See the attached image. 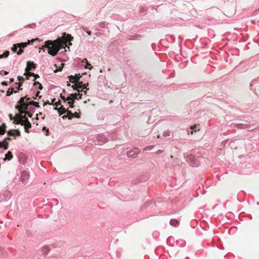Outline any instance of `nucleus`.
<instances>
[{"mask_svg":"<svg viewBox=\"0 0 259 259\" xmlns=\"http://www.w3.org/2000/svg\"><path fill=\"white\" fill-rule=\"evenodd\" d=\"M64 41L61 38H58L54 41L47 40L45 42L41 49L45 51L44 49H48V53L52 56H55L58 52L64 47Z\"/></svg>","mask_w":259,"mask_h":259,"instance_id":"1","label":"nucleus"},{"mask_svg":"<svg viewBox=\"0 0 259 259\" xmlns=\"http://www.w3.org/2000/svg\"><path fill=\"white\" fill-rule=\"evenodd\" d=\"M18 103L21 105L22 109L25 110L28 109V107L29 105H33L36 107L39 108L40 107L39 103L36 102H34L33 101H31L30 102H24V98H20L19 100Z\"/></svg>","mask_w":259,"mask_h":259,"instance_id":"2","label":"nucleus"},{"mask_svg":"<svg viewBox=\"0 0 259 259\" xmlns=\"http://www.w3.org/2000/svg\"><path fill=\"white\" fill-rule=\"evenodd\" d=\"M55 110H57L59 114L62 115L65 113H67L68 116V119H71L74 117V114L72 113L70 110H66L63 108V106H61L59 109L55 108Z\"/></svg>","mask_w":259,"mask_h":259,"instance_id":"3","label":"nucleus"},{"mask_svg":"<svg viewBox=\"0 0 259 259\" xmlns=\"http://www.w3.org/2000/svg\"><path fill=\"white\" fill-rule=\"evenodd\" d=\"M35 40H38V38L36 39H32L31 40H28V42H22L20 44H17L19 46L18 48H19V51L17 52V55H20L23 53V50H22L23 48H25L27 45L30 44V42H33Z\"/></svg>","mask_w":259,"mask_h":259,"instance_id":"4","label":"nucleus"},{"mask_svg":"<svg viewBox=\"0 0 259 259\" xmlns=\"http://www.w3.org/2000/svg\"><path fill=\"white\" fill-rule=\"evenodd\" d=\"M25 119H28V118L26 117L25 114H24V115L21 114H17L14 117L13 123L16 124V122L19 121L24 122H25Z\"/></svg>","mask_w":259,"mask_h":259,"instance_id":"5","label":"nucleus"},{"mask_svg":"<svg viewBox=\"0 0 259 259\" xmlns=\"http://www.w3.org/2000/svg\"><path fill=\"white\" fill-rule=\"evenodd\" d=\"M25 122H23L20 121L17 122L16 124H21V125H23L24 126L25 132L26 133H28L29 131L28 129L31 127V124L29 121L28 119H25Z\"/></svg>","mask_w":259,"mask_h":259,"instance_id":"6","label":"nucleus"},{"mask_svg":"<svg viewBox=\"0 0 259 259\" xmlns=\"http://www.w3.org/2000/svg\"><path fill=\"white\" fill-rule=\"evenodd\" d=\"M16 108L18 110V111L20 114H25L26 115L28 116L29 117H32V114L28 111H27V109L24 110V109H22L23 108L22 107L21 105H20V104L19 105L16 106Z\"/></svg>","mask_w":259,"mask_h":259,"instance_id":"7","label":"nucleus"},{"mask_svg":"<svg viewBox=\"0 0 259 259\" xmlns=\"http://www.w3.org/2000/svg\"><path fill=\"white\" fill-rule=\"evenodd\" d=\"M82 94H80L79 93L76 94H71L69 97L66 98L67 100H72L74 101L75 99L79 100L81 99L82 98Z\"/></svg>","mask_w":259,"mask_h":259,"instance_id":"8","label":"nucleus"},{"mask_svg":"<svg viewBox=\"0 0 259 259\" xmlns=\"http://www.w3.org/2000/svg\"><path fill=\"white\" fill-rule=\"evenodd\" d=\"M81 77V75L80 74H75V75H70L68 76V78H69L70 82L72 83L74 82H77L79 81V80L80 79V77Z\"/></svg>","mask_w":259,"mask_h":259,"instance_id":"9","label":"nucleus"},{"mask_svg":"<svg viewBox=\"0 0 259 259\" xmlns=\"http://www.w3.org/2000/svg\"><path fill=\"white\" fill-rule=\"evenodd\" d=\"M138 153H139L138 149H132V150L129 151L128 152H127V156L128 157L135 158V157H137Z\"/></svg>","mask_w":259,"mask_h":259,"instance_id":"10","label":"nucleus"},{"mask_svg":"<svg viewBox=\"0 0 259 259\" xmlns=\"http://www.w3.org/2000/svg\"><path fill=\"white\" fill-rule=\"evenodd\" d=\"M7 134L9 136H20V132L18 130H10L7 132Z\"/></svg>","mask_w":259,"mask_h":259,"instance_id":"11","label":"nucleus"},{"mask_svg":"<svg viewBox=\"0 0 259 259\" xmlns=\"http://www.w3.org/2000/svg\"><path fill=\"white\" fill-rule=\"evenodd\" d=\"M35 64H34L33 62L28 61L27 62V67L25 68V71H30L32 68H35Z\"/></svg>","mask_w":259,"mask_h":259,"instance_id":"12","label":"nucleus"},{"mask_svg":"<svg viewBox=\"0 0 259 259\" xmlns=\"http://www.w3.org/2000/svg\"><path fill=\"white\" fill-rule=\"evenodd\" d=\"M64 35H66V33H65L64 34ZM64 42V45H66V44L67 41H71L73 38L71 36L70 34H67L66 36H64L62 38H61Z\"/></svg>","mask_w":259,"mask_h":259,"instance_id":"13","label":"nucleus"},{"mask_svg":"<svg viewBox=\"0 0 259 259\" xmlns=\"http://www.w3.org/2000/svg\"><path fill=\"white\" fill-rule=\"evenodd\" d=\"M11 140V138L10 137H7L4 140H3V143H4L5 144V147H4V149L5 150H7L8 149V145H9V141H10Z\"/></svg>","mask_w":259,"mask_h":259,"instance_id":"14","label":"nucleus"},{"mask_svg":"<svg viewBox=\"0 0 259 259\" xmlns=\"http://www.w3.org/2000/svg\"><path fill=\"white\" fill-rule=\"evenodd\" d=\"M13 155L11 153V152L9 151L6 155H5V158H4V160H10L13 158Z\"/></svg>","mask_w":259,"mask_h":259,"instance_id":"15","label":"nucleus"},{"mask_svg":"<svg viewBox=\"0 0 259 259\" xmlns=\"http://www.w3.org/2000/svg\"><path fill=\"white\" fill-rule=\"evenodd\" d=\"M42 252L43 255H47L49 252L50 251V248L48 246H44L42 248Z\"/></svg>","mask_w":259,"mask_h":259,"instance_id":"16","label":"nucleus"},{"mask_svg":"<svg viewBox=\"0 0 259 259\" xmlns=\"http://www.w3.org/2000/svg\"><path fill=\"white\" fill-rule=\"evenodd\" d=\"M28 178V174L26 172H23L21 176V181L22 182H25Z\"/></svg>","mask_w":259,"mask_h":259,"instance_id":"17","label":"nucleus"},{"mask_svg":"<svg viewBox=\"0 0 259 259\" xmlns=\"http://www.w3.org/2000/svg\"><path fill=\"white\" fill-rule=\"evenodd\" d=\"M170 224L174 227L177 226L179 224V222L177 220L171 219L170 221Z\"/></svg>","mask_w":259,"mask_h":259,"instance_id":"18","label":"nucleus"},{"mask_svg":"<svg viewBox=\"0 0 259 259\" xmlns=\"http://www.w3.org/2000/svg\"><path fill=\"white\" fill-rule=\"evenodd\" d=\"M6 125L5 124H3L0 126V135H4L6 132Z\"/></svg>","mask_w":259,"mask_h":259,"instance_id":"19","label":"nucleus"},{"mask_svg":"<svg viewBox=\"0 0 259 259\" xmlns=\"http://www.w3.org/2000/svg\"><path fill=\"white\" fill-rule=\"evenodd\" d=\"M34 75V73L30 72V71H25V73H24V75L26 76V79H28L29 77L33 76Z\"/></svg>","mask_w":259,"mask_h":259,"instance_id":"20","label":"nucleus"},{"mask_svg":"<svg viewBox=\"0 0 259 259\" xmlns=\"http://www.w3.org/2000/svg\"><path fill=\"white\" fill-rule=\"evenodd\" d=\"M13 92L16 93L17 92V91H14L13 88L9 89L8 91L7 92L6 95L7 96H10L11 95H12L13 94Z\"/></svg>","mask_w":259,"mask_h":259,"instance_id":"21","label":"nucleus"},{"mask_svg":"<svg viewBox=\"0 0 259 259\" xmlns=\"http://www.w3.org/2000/svg\"><path fill=\"white\" fill-rule=\"evenodd\" d=\"M18 47H19V46L17 44H15L14 45H13V47L11 48V50L14 52H17V50Z\"/></svg>","mask_w":259,"mask_h":259,"instance_id":"22","label":"nucleus"},{"mask_svg":"<svg viewBox=\"0 0 259 259\" xmlns=\"http://www.w3.org/2000/svg\"><path fill=\"white\" fill-rule=\"evenodd\" d=\"M37 85H38V89L39 90H41L42 89V85L38 81H35L33 83V85L36 86Z\"/></svg>","mask_w":259,"mask_h":259,"instance_id":"23","label":"nucleus"},{"mask_svg":"<svg viewBox=\"0 0 259 259\" xmlns=\"http://www.w3.org/2000/svg\"><path fill=\"white\" fill-rule=\"evenodd\" d=\"M67 101H68L67 103L70 108H73L74 107L73 104H74V101L73 100H67Z\"/></svg>","mask_w":259,"mask_h":259,"instance_id":"24","label":"nucleus"},{"mask_svg":"<svg viewBox=\"0 0 259 259\" xmlns=\"http://www.w3.org/2000/svg\"><path fill=\"white\" fill-rule=\"evenodd\" d=\"M9 51H6L2 55H0V58H6L9 55Z\"/></svg>","mask_w":259,"mask_h":259,"instance_id":"25","label":"nucleus"},{"mask_svg":"<svg viewBox=\"0 0 259 259\" xmlns=\"http://www.w3.org/2000/svg\"><path fill=\"white\" fill-rule=\"evenodd\" d=\"M71 88L74 90H77V92H80V91H79V87H78L77 86V84H76V83L75 82L74 84L72 85L71 86Z\"/></svg>","mask_w":259,"mask_h":259,"instance_id":"26","label":"nucleus"},{"mask_svg":"<svg viewBox=\"0 0 259 259\" xmlns=\"http://www.w3.org/2000/svg\"><path fill=\"white\" fill-rule=\"evenodd\" d=\"M84 67L85 68H88L90 70H91L92 69L93 66L91 65V64L90 63H89V62H87V63H86L85 65L84 66Z\"/></svg>","mask_w":259,"mask_h":259,"instance_id":"27","label":"nucleus"},{"mask_svg":"<svg viewBox=\"0 0 259 259\" xmlns=\"http://www.w3.org/2000/svg\"><path fill=\"white\" fill-rule=\"evenodd\" d=\"M21 98H24V102H30L29 100H30V98L28 97L27 96L21 97Z\"/></svg>","mask_w":259,"mask_h":259,"instance_id":"28","label":"nucleus"},{"mask_svg":"<svg viewBox=\"0 0 259 259\" xmlns=\"http://www.w3.org/2000/svg\"><path fill=\"white\" fill-rule=\"evenodd\" d=\"M76 83L77 84L78 87H79V89H81V88H82V85H83L82 82H81V81H78V82H77Z\"/></svg>","mask_w":259,"mask_h":259,"instance_id":"29","label":"nucleus"},{"mask_svg":"<svg viewBox=\"0 0 259 259\" xmlns=\"http://www.w3.org/2000/svg\"><path fill=\"white\" fill-rule=\"evenodd\" d=\"M196 127H197V126H196V125H193V126H191L190 127V128H191V130H194V129H195V128H196ZM190 134H191V135H192V134H193V131H191V133H190Z\"/></svg>","mask_w":259,"mask_h":259,"instance_id":"30","label":"nucleus"},{"mask_svg":"<svg viewBox=\"0 0 259 259\" xmlns=\"http://www.w3.org/2000/svg\"><path fill=\"white\" fill-rule=\"evenodd\" d=\"M18 79L19 81V82H23L24 80V78L22 76H18Z\"/></svg>","mask_w":259,"mask_h":259,"instance_id":"31","label":"nucleus"},{"mask_svg":"<svg viewBox=\"0 0 259 259\" xmlns=\"http://www.w3.org/2000/svg\"><path fill=\"white\" fill-rule=\"evenodd\" d=\"M82 29H83L84 30H85V31H86V32H87V34H88L89 35H91V34H92V32H91V31H90V30H87V28H83Z\"/></svg>","mask_w":259,"mask_h":259,"instance_id":"32","label":"nucleus"},{"mask_svg":"<svg viewBox=\"0 0 259 259\" xmlns=\"http://www.w3.org/2000/svg\"><path fill=\"white\" fill-rule=\"evenodd\" d=\"M61 105V102H60V101H58V102H56V103H55L56 107H55V108H54V109H55V108L58 109V108H57V107H58L59 105Z\"/></svg>","mask_w":259,"mask_h":259,"instance_id":"33","label":"nucleus"},{"mask_svg":"<svg viewBox=\"0 0 259 259\" xmlns=\"http://www.w3.org/2000/svg\"><path fill=\"white\" fill-rule=\"evenodd\" d=\"M5 144L4 143H3V142H0V148H3L4 149V147H5Z\"/></svg>","mask_w":259,"mask_h":259,"instance_id":"34","label":"nucleus"},{"mask_svg":"<svg viewBox=\"0 0 259 259\" xmlns=\"http://www.w3.org/2000/svg\"><path fill=\"white\" fill-rule=\"evenodd\" d=\"M39 94H40V92H37L35 95V97H33V99H36V97H40L39 96Z\"/></svg>","mask_w":259,"mask_h":259,"instance_id":"35","label":"nucleus"},{"mask_svg":"<svg viewBox=\"0 0 259 259\" xmlns=\"http://www.w3.org/2000/svg\"><path fill=\"white\" fill-rule=\"evenodd\" d=\"M60 98L62 100H64V102L67 101L66 98H65L64 96H62V95H60Z\"/></svg>","mask_w":259,"mask_h":259,"instance_id":"36","label":"nucleus"},{"mask_svg":"<svg viewBox=\"0 0 259 259\" xmlns=\"http://www.w3.org/2000/svg\"><path fill=\"white\" fill-rule=\"evenodd\" d=\"M33 76H34V77L33 81H34L35 79H36L37 78L39 77V76L36 74H34V75H33Z\"/></svg>","mask_w":259,"mask_h":259,"instance_id":"37","label":"nucleus"},{"mask_svg":"<svg viewBox=\"0 0 259 259\" xmlns=\"http://www.w3.org/2000/svg\"><path fill=\"white\" fill-rule=\"evenodd\" d=\"M73 114H74V117H77V118L80 117L79 115L76 112L74 113H73Z\"/></svg>","mask_w":259,"mask_h":259,"instance_id":"38","label":"nucleus"},{"mask_svg":"<svg viewBox=\"0 0 259 259\" xmlns=\"http://www.w3.org/2000/svg\"><path fill=\"white\" fill-rule=\"evenodd\" d=\"M89 85V83H85L84 84H83L82 85V89H87V87Z\"/></svg>","mask_w":259,"mask_h":259,"instance_id":"39","label":"nucleus"},{"mask_svg":"<svg viewBox=\"0 0 259 259\" xmlns=\"http://www.w3.org/2000/svg\"><path fill=\"white\" fill-rule=\"evenodd\" d=\"M46 130V132H47V133H46V135H48V133H49V129L47 128L46 127H44L42 128V130Z\"/></svg>","mask_w":259,"mask_h":259,"instance_id":"40","label":"nucleus"},{"mask_svg":"<svg viewBox=\"0 0 259 259\" xmlns=\"http://www.w3.org/2000/svg\"><path fill=\"white\" fill-rule=\"evenodd\" d=\"M2 85L7 86L8 85V83L6 81H3L2 83Z\"/></svg>","mask_w":259,"mask_h":259,"instance_id":"41","label":"nucleus"},{"mask_svg":"<svg viewBox=\"0 0 259 259\" xmlns=\"http://www.w3.org/2000/svg\"><path fill=\"white\" fill-rule=\"evenodd\" d=\"M82 62H83V63H87V62H88L87 59L85 58V59H83V60H82Z\"/></svg>","mask_w":259,"mask_h":259,"instance_id":"42","label":"nucleus"},{"mask_svg":"<svg viewBox=\"0 0 259 259\" xmlns=\"http://www.w3.org/2000/svg\"><path fill=\"white\" fill-rule=\"evenodd\" d=\"M22 82H19L18 83V86H19V87H20L21 86H22Z\"/></svg>","mask_w":259,"mask_h":259,"instance_id":"43","label":"nucleus"},{"mask_svg":"<svg viewBox=\"0 0 259 259\" xmlns=\"http://www.w3.org/2000/svg\"><path fill=\"white\" fill-rule=\"evenodd\" d=\"M68 116L67 115H67H63V116H62V118H63V119H65V118H68Z\"/></svg>","mask_w":259,"mask_h":259,"instance_id":"44","label":"nucleus"},{"mask_svg":"<svg viewBox=\"0 0 259 259\" xmlns=\"http://www.w3.org/2000/svg\"><path fill=\"white\" fill-rule=\"evenodd\" d=\"M47 104H51V103L49 101H48L47 102L44 103V106H45Z\"/></svg>","mask_w":259,"mask_h":259,"instance_id":"45","label":"nucleus"},{"mask_svg":"<svg viewBox=\"0 0 259 259\" xmlns=\"http://www.w3.org/2000/svg\"><path fill=\"white\" fill-rule=\"evenodd\" d=\"M10 81V82H14V79L13 78H11Z\"/></svg>","mask_w":259,"mask_h":259,"instance_id":"46","label":"nucleus"},{"mask_svg":"<svg viewBox=\"0 0 259 259\" xmlns=\"http://www.w3.org/2000/svg\"><path fill=\"white\" fill-rule=\"evenodd\" d=\"M8 74V72L7 71H4V74L5 75H7Z\"/></svg>","mask_w":259,"mask_h":259,"instance_id":"47","label":"nucleus"},{"mask_svg":"<svg viewBox=\"0 0 259 259\" xmlns=\"http://www.w3.org/2000/svg\"><path fill=\"white\" fill-rule=\"evenodd\" d=\"M80 92H84V93H86V92H85V91H84L83 90V89L80 91Z\"/></svg>","mask_w":259,"mask_h":259,"instance_id":"48","label":"nucleus"},{"mask_svg":"<svg viewBox=\"0 0 259 259\" xmlns=\"http://www.w3.org/2000/svg\"><path fill=\"white\" fill-rule=\"evenodd\" d=\"M39 114V115H41V113H39L38 114H37V116H36V119H38V117H37V115H38Z\"/></svg>","mask_w":259,"mask_h":259,"instance_id":"49","label":"nucleus"},{"mask_svg":"<svg viewBox=\"0 0 259 259\" xmlns=\"http://www.w3.org/2000/svg\"><path fill=\"white\" fill-rule=\"evenodd\" d=\"M10 119H14V117L13 118L12 117V115H10Z\"/></svg>","mask_w":259,"mask_h":259,"instance_id":"50","label":"nucleus"},{"mask_svg":"<svg viewBox=\"0 0 259 259\" xmlns=\"http://www.w3.org/2000/svg\"><path fill=\"white\" fill-rule=\"evenodd\" d=\"M18 90H22V89L20 88V87H19L18 86Z\"/></svg>","mask_w":259,"mask_h":259,"instance_id":"51","label":"nucleus"},{"mask_svg":"<svg viewBox=\"0 0 259 259\" xmlns=\"http://www.w3.org/2000/svg\"><path fill=\"white\" fill-rule=\"evenodd\" d=\"M67 86H68V87L70 86V84L69 83H68V82L67 83Z\"/></svg>","mask_w":259,"mask_h":259,"instance_id":"52","label":"nucleus"},{"mask_svg":"<svg viewBox=\"0 0 259 259\" xmlns=\"http://www.w3.org/2000/svg\"><path fill=\"white\" fill-rule=\"evenodd\" d=\"M160 137V136L159 135H158L157 136V138H159Z\"/></svg>","mask_w":259,"mask_h":259,"instance_id":"53","label":"nucleus"}]
</instances>
